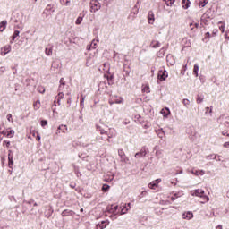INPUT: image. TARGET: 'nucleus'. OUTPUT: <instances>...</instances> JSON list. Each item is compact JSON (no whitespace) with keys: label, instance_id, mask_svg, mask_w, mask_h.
I'll return each mask as SVG.
<instances>
[{"label":"nucleus","instance_id":"f257e3e1","mask_svg":"<svg viewBox=\"0 0 229 229\" xmlns=\"http://www.w3.org/2000/svg\"><path fill=\"white\" fill-rule=\"evenodd\" d=\"M130 208H131V203L129 202L126 204L125 202H122L120 206L115 204L108 206L107 211L109 214H113V216H123L126 214Z\"/></svg>","mask_w":229,"mask_h":229},{"label":"nucleus","instance_id":"f03ea898","mask_svg":"<svg viewBox=\"0 0 229 229\" xmlns=\"http://www.w3.org/2000/svg\"><path fill=\"white\" fill-rule=\"evenodd\" d=\"M100 135H106V137H100L101 140H108L110 142V139L115 137L117 135V131L114 128L103 129L101 127H98Z\"/></svg>","mask_w":229,"mask_h":229},{"label":"nucleus","instance_id":"7ed1b4c3","mask_svg":"<svg viewBox=\"0 0 229 229\" xmlns=\"http://www.w3.org/2000/svg\"><path fill=\"white\" fill-rule=\"evenodd\" d=\"M191 196H197L198 198H202V199H205L206 201H210V198L205 195V191H203L202 189H197L195 191H191Z\"/></svg>","mask_w":229,"mask_h":229},{"label":"nucleus","instance_id":"20e7f679","mask_svg":"<svg viewBox=\"0 0 229 229\" xmlns=\"http://www.w3.org/2000/svg\"><path fill=\"white\" fill-rule=\"evenodd\" d=\"M90 12L92 13H96V12H99L101 10V3L98 0H91L90 3Z\"/></svg>","mask_w":229,"mask_h":229},{"label":"nucleus","instance_id":"39448f33","mask_svg":"<svg viewBox=\"0 0 229 229\" xmlns=\"http://www.w3.org/2000/svg\"><path fill=\"white\" fill-rule=\"evenodd\" d=\"M167 76H169V73L166 72L165 68L159 70L157 73V83H160V81H165Z\"/></svg>","mask_w":229,"mask_h":229},{"label":"nucleus","instance_id":"423d86ee","mask_svg":"<svg viewBox=\"0 0 229 229\" xmlns=\"http://www.w3.org/2000/svg\"><path fill=\"white\" fill-rule=\"evenodd\" d=\"M55 13V5L48 4L47 5V7L43 12V17H46V19H47V17H49V15H51V13Z\"/></svg>","mask_w":229,"mask_h":229},{"label":"nucleus","instance_id":"0eeeda50","mask_svg":"<svg viewBox=\"0 0 229 229\" xmlns=\"http://www.w3.org/2000/svg\"><path fill=\"white\" fill-rule=\"evenodd\" d=\"M148 155V149L146 147H143L140 151L135 154V158H144Z\"/></svg>","mask_w":229,"mask_h":229},{"label":"nucleus","instance_id":"6e6552de","mask_svg":"<svg viewBox=\"0 0 229 229\" xmlns=\"http://www.w3.org/2000/svg\"><path fill=\"white\" fill-rule=\"evenodd\" d=\"M218 122L220 123L221 126H225V128H229V120L226 115H222Z\"/></svg>","mask_w":229,"mask_h":229},{"label":"nucleus","instance_id":"1a4fd4ad","mask_svg":"<svg viewBox=\"0 0 229 229\" xmlns=\"http://www.w3.org/2000/svg\"><path fill=\"white\" fill-rule=\"evenodd\" d=\"M12 51V46L11 45H5L4 47L1 48V55L2 56H6L8 53Z\"/></svg>","mask_w":229,"mask_h":229},{"label":"nucleus","instance_id":"9d476101","mask_svg":"<svg viewBox=\"0 0 229 229\" xmlns=\"http://www.w3.org/2000/svg\"><path fill=\"white\" fill-rule=\"evenodd\" d=\"M162 182V179H157L148 184V189L156 191L158 188V183Z\"/></svg>","mask_w":229,"mask_h":229},{"label":"nucleus","instance_id":"9b49d317","mask_svg":"<svg viewBox=\"0 0 229 229\" xmlns=\"http://www.w3.org/2000/svg\"><path fill=\"white\" fill-rule=\"evenodd\" d=\"M98 44H99V40L93 39L90 45L87 47V50L91 51V49H96V47H98Z\"/></svg>","mask_w":229,"mask_h":229},{"label":"nucleus","instance_id":"f8f14e48","mask_svg":"<svg viewBox=\"0 0 229 229\" xmlns=\"http://www.w3.org/2000/svg\"><path fill=\"white\" fill-rule=\"evenodd\" d=\"M67 131V125H59L56 131V135H60V133H65Z\"/></svg>","mask_w":229,"mask_h":229},{"label":"nucleus","instance_id":"ddd939ff","mask_svg":"<svg viewBox=\"0 0 229 229\" xmlns=\"http://www.w3.org/2000/svg\"><path fill=\"white\" fill-rule=\"evenodd\" d=\"M108 226V221H101L100 223L97 224L96 229H105Z\"/></svg>","mask_w":229,"mask_h":229},{"label":"nucleus","instance_id":"4468645a","mask_svg":"<svg viewBox=\"0 0 229 229\" xmlns=\"http://www.w3.org/2000/svg\"><path fill=\"white\" fill-rule=\"evenodd\" d=\"M192 217H194V214L191 211H187L182 214V219H187L189 221L192 219Z\"/></svg>","mask_w":229,"mask_h":229},{"label":"nucleus","instance_id":"2eb2a0df","mask_svg":"<svg viewBox=\"0 0 229 229\" xmlns=\"http://www.w3.org/2000/svg\"><path fill=\"white\" fill-rule=\"evenodd\" d=\"M148 24H153L155 22V14L153 13L152 11L148 12Z\"/></svg>","mask_w":229,"mask_h":229},{"label":"nucleus","instance_id":"dca6fc26","mask_svg":"<svg viewBox=\"0 0 229 229\" xmlns=\"http://www.w3.org/2000/svg\"><path fill=\"white\" fill-rule=\"evenodd\" d=\"M65 95L63 93V92H60L56 98H55V100L54 101L55 106H56V101H57V104L60 105V101H62V99L64 98Z\"/></svg>","mask_w":229,"mask_h":229},{"label":"nucleus","instance_id":"f3484780","mask_svg":"<svg viewBox=\"0 0 229 229\" xmlns=\"http://www.w3.org/2000/svg\"><path fill=\"white\" fill-rule=\"evenodd\" d=\"M123 103V98L119 97V99L113 100L112 98L109 99V105H121Z\"/></svg>","mask_w":229,"mask_h":229},{"label":"nucleus","instance_id":"a211bd4d","mask_svg":"<svg viewBox=\"0 0 229 229\" xmlns=\"http://www.w3.org/2000/svg\"><path fill=\"white\" fill-rule=\"evenodd\" d=\"M182 6L184 10H187L191 6V1L190 0H182Z\"/></svg>","mask_w":229,"mask_h":229},{"label":"nucleus","instance_id":"6ab92c4d","mask_svg":"<svg viewBox=\"0 0 229 229\" xmlns=\"http://www.w3.org/2000/svg\"><path fill=\"white\" fill-rule=\"evenodd\" d=\"M8 25V21H6V20H4L1 21L0 23V31L3 33V31H4V30H6V26Z\"/></svg>","mask_w":229,"mask_h":229},{"label":"nucleus","instance_id":"aec40b11","mask_svg":"<svg viewBox=\"0 0 229 229\" xmlns=\"http://www.w3.org/2000/svg\"><path fill=\"white\" fill-rule=\"evenodd\" d=\"M62 216L63 217H67V216H74V212L72 210L65 209L62 212Z\"/></svg>","mask_w":229,"mask_h":229},{"label":"nucleus","instance_id":"412c9836","mask_svg":"<svg viewBox=\"0 0 229 229\" xmlns=\"http://www.w3.org/2000/svg\"><path fill=\"white\" fill-rule=\"evenodd\" d=\"M118 155H119L122 162H126V157H124L125 154H124V151L123 149H118Z\"/></svg>","mask_w":229,"mask_h":229},{"label":"nucleus","instance_id":"4be33fe9","mask_svg":"<svg viewBox=\"0 0 229 229\" xmlns=\"http://www.w3.org/2000/svg\"><path fill=\"white\" fill-rule=\"evenodd\" d=\"M156 133L157 134L159 139H164V137H165V132L164 131V129H159L156 131Z\"/></svg>","mask_w":229,"mask_h":229},{"label":"nucleus","instance_id":"5701e85b","mask_svg":"<svg viewBox=\"0 0 229 229\" xmlns=\"http://www.w3.org/2000/svg\"><path fill=\"white\" fill-rule=\"evenodd\" d=\"M21 31L19 30H15L13 35L12 36V40H11V44H13V42H15V39L17 38V37H19Z\"/></svg>","mask_w":229,"mask_h":229},{"label":"nucleus","instance_id":"b1692460","mask_svg":"<svg viewBox=\"0 0 229 229\" xmlns=\"http://www.w3.org/2000/svg\"><path fill=\"white\" fill-rule=\"evenodd\" d=\"M209 0H201L199 4V8H205L208 4Z\"/></svg>","mask_w":229,"mask_h":229},{"label":"nucleus","instance_id":"393cba45","mask_svg":"<svg viewBox=\"0 0 229 229\" xmlns=\"http://www.w3.org/2000/svg\"><path fill=\"white\" fill-rule=\"evenodd\" d=\"M14 135H15V131H13V130L7 131L6 137L8 139H12Z\"/></svg>","mask_w":229,"mask_h":229},{"label":"nucleus","instance_id":"a878e982","mask_svg":"<svg viewBox=\"0 0 229 229\" xmlns=\"http://www.w3.org/2000/svg\"><path fill=\"white\" fill-rule=\"evenodd\" d=\"M59 90H64V87H65V82L64 81V78H61L59 81Z\"/></svg>","mask_w":229,"mask_h":229},{"label":"nucleus","instance_id":"bb28decb","mask_svg":"<svg viewBox=\"0 0 229 229\" xmlns=\"http://www.w3.org/2000/svg\"><path fill=\"white\" fill-rule=\"evenodd\" d=\"M198 71H199V65L194 64V66H193V74H195L196 78H198Z\"/></svg>","mask_w":229,"mask_h":229},{"label":"nucleus","instance_id":"cd10ccee","mask_svg":"<svg viewBox=\"0 0 229 229\" xmlns=\"http://www.w3.org/2000/svg\"><path fill=\"white\" fill-rule=\"evenodd\" d=\"M182 104L184 105L185 108H189V106H191V101L187 98L182 100Z\"/></svg>","mask_w":229,"mask_h":229},{"label":"nucleus","instance_id":"c85d7f7f","mask_svg":"<svg viewBox=\"0 0 229 229\" xmlns=\"http://www.w3.org/2000/svg\"><path fill=\"white\" fill-rule=\"evenodd\" d=\"M45 54L47 55V56H51V55H53V48H46L45 49Z\"/></svg>","mask_w":229,"mask_h":229},{"label":"nucleus","instance_id":"c756f323","mask_svg":"<svg viewBox=\"0 0 229 229\" xmlns=\"http://www.w3.org/2000/svg\"><path fill=\"white\" fill-rule=\"evenodd\" d=\"M108 85H114V75L107 77Z\"/></svg>","mask_w":229,"mask_h":229},{"label":"nucleus","instance_id":"7c9ffc66","mask_svg":"<svg viewBox=\"0 0 229 229\" xmlns=\"http://www.w3.org/2000/svg\"><path fill=\"white\" fill-rule=\"evenodd\" d=\"M166 3V6H173V4H174V3L176 2V0H164Z\"/></svg>","mask_w":229,"mask_h":229},{"label":"nucleus","instance_id":"2f4dec72","mask_svg":"<svg viewBox=\"0 0 229 229\" xmlns=\"http://www.w3.org/2000/svg\"><path fill=\"white\" fill-rule=\"evenodd\" d=\"M61 1V4H63L64 6H69L71 0H60Z\"/></svg>","mask_w":229,"mask_h":229},{"label":"nucleus","instance_id":"473e14b6","mask_svg":"<svg viewBox=\"0 0 229 229\" xmlns=\"http://www.w3.org/2000/svg\"><path fill=\"white\" fill-rule=\"evenodd\" d=\"M109 189H110V186H109L108 184H104V185L102 186V191H103L104 192H107V191H109Z\"/></svg>","mask_w":229,"mask_h":229},{"label":"nucleus","instance_id":"72a5a7b5","mask_svg":"<svg viewBox=\"0 0 229 229\" xmlns=\"http://www.w3.org/2000/svg\"><path fill=\"white\" fill-rule=\"evenodd\" d=\"M8 166L10 169L13 167V158H8Z\"/></svg>","mask_w":229,"mask_h":229},{"label":"nucleus","instance_id":"f704fd0d","mask_svg":"<svg viewBox=\"0 0 229 229\" xmlns=\"http://www.w3.org/2000/svg\"><path fill=\"white\" fill-rule=\"evenodd\" d=\"M83 21V17L79 16L75 21V24L80 25Z\"/></svg>","mask_w":229,"mask_h":229},{"label":"nucleus","instance_id":"c9c22d12","mask_svg":"<svg viewBox=\"0 0 229 229\" xmlns=\"http://www.w3.org/2000/svg\"><path fill=\"white\" fill-rule=\"evenodd\" d=\"M194 27L191 28V31H196V30H198V28H199V23H193Z\"/></svg>","mask_w":229,"mask_h":229},{"label":"nucleus","instance_id":"e433bc0d","mask_svg":"<svg viewBox=\"0 0 229 229\" xmlns=\"http://www.w3.org/2000/svg\"><path fill=\"white\" fill-rule=\"evenodd\" d=\"M203 99H204L203 97H201V96H199V95L197 96V103H198V104L203 103Z\"/></svg>","mask_w":229,"mask_h":229},{"label":"nucleus","instance_id":"4c0bfd02","mask_svg":"<svg viewBox=\"0 0 229 229\" xmlns=\"http://www.w3.org/2000/svg\"><path fill=\"white\" fill-rule=\"evenodd\" d=\"M84 106H85V97H83V95H81V108H83Z\"/></svg>","mask_w":229,"mask_h":229},{"label":"nucleus","instance_id":"58836bf2","mask_svg":"<svg viewBox=\"0 0 229 229\" xmlns=\"http://www.w3.org/2000/svg\"><path fill=\"white\" fill-rule=\"evenodd\" d=\"M3 146H4V148H10L11 143L8 140H4Z\"/></svg>","mask_w":229,"mask_h":229},{"label":"nucleus","instance_id":"ea45409f","mask_svg":"<svg viewBox=\"0 0 229 229\" xmlns=\"http://www.w3.org/2000/svg\"><path fill=\"white\" fill-rule=\"evenodd\" d=\"M182 196V193H176L174 196H172V200L174 201L175 199H178Z\"/></svg>","mask_w":229,"mask_h":229},{"label":"nucleus","instance_id":"a19ab883","mask_svg":"<svg viewBox=\"0 0 229 229\" xmlns=\"http://www.w3.org/2000/svg\"><path fill=\"white\" fill-rule=\"evenodd\" d=\"M34 108L36 110H38V108H40V101L38 100L34 103Z\"/></svg>","mask_w":229,"mask_h":229},{"label":"nucleus","instance_id":"79ce46f5","mask_svg":"<svg viewBox=\"0 0 229 229\" xmlns=\"http://www.w3.org/2000/svg\"><path fill=\"white\" fill-rule=\"evenodd\" d=\"M219 24H223L219 27V30L222 33H225V23L223 21H219Z\"/></svg>","mask_w":229,"mask_h":229},{"label":"nucleus","instance_id":"37998d69","mask_svg":"<svg viewBox=\"0 0 229 229\" xmlns=\"http://www.w3.org/2000/svg\"><path fill=\"white\" fill-rule=\"evenodd\" d=\"M214 160H216V162H221V156L216 154L213 157Z\"/></svg>","mask_w":229,"mask_h":229},{"label":"nucleus","instance_id":"c03bdc74","mask_svg":"<svg viewBox=\"0 0 229 229\" xmlns=\"http://www.w3.org/2000/svg\"><path fill=\"white\" fill-rule=\"evenodd\" d=\"M142 91L143 92H146L147 94H149V86H145L143 89H142Z\"/></svg>","mask_w":229,"mask_h":229},{"label":"nucleus","instance_id":"a18cd8bd","mask_svg":"<svg viewBox=\"0 0 229 229\" xmlns=\"http://www.w3.org/2000/svg\"><path fill=\"white\" fill-rule=\"evenodd\" d=\"M132 12L134 13V15L139 13V7H137V5H135L133 8H132Z\"/></svg>","mask_w":229,"mask_h":229},{"label":"nucleus","instance_id":"49530a36","mask_svg":"<svg viewBox=\"0 0 229 229\" xmlns=\"http://www.w3.org/2000/svg\"><path fill=\"white\" fill-rule=\"evenodd\" d=\"M222 135H224V137H229V131H226V130L223 131Z\"/></svg>","mask_w":229,"mask_h":229},{"label":"nucleus","instance_id":"de8ad7c7","mask_svg":"<svg viewBox=\"0 0 229 229\" xmlns=\"http://www.w3.org/2000/svg\"><path fill=\"white\" fill-rule=\"evenodd\" d=\"M191 174H194L195 176H199V170H191Z\"/></svg>","mask_w":229,"mask_h":229},{"label":"nucleus","instance_id":"09e8293b","mask_svg":"<svg viewBox=\"0 0 229 229\" xmlns=\"http://www.w3.org/2000/svg\"><path fill=\"white\" fill-rule=\"evenodd\" d=\"M0 72H2V74H4V72H6V67L5 66L0 67Z\"/></svg>","mask_w":229,"mask_h":229},{"label":"nucleus","instance_id":"8fccbe9b","mask_svg":"<svg viewBox=\"0 0 229 229\" xmlns=\"http://www.w3.org/2000/svg\"><path fill=\"white\" fill-rule=\"evenodd\" d=\"M8 158H13V151L12 150L8 151Z\"/></svg>","mask_w":229,"mask_h":229},{"label":"nucleus","instance_id":"3c124183","mask_svg":"<svg viewBox=\"0 0 229 229\" xmlns=\"http://www.w3.org/2000/svg\"><path fill=\"white\" fill-rule=\"evenodd\" d=\"M115 178L114 174H112L108 179H106V182H112Z\"/></svg>","mask_w":229,"mask_h":229},{"label":"nucleus","instance_id":"603ef678","mask_svg":"<svg viewBox=\"0 0 229 229\" xmlns=\"http://www.w3.org/2000/svg\"><path fill=\"white\" fill-rule=\"evenodd\" d=\"M41 126L44 128V126H47V120H42L41 121Z\"/></svg>","mask_w":229,"mask_h":229},{"label":"nucleus","instance_id":"864d4df0","mask_svg":"<svg viewBox=\"0 0 229 229\" xmlns=\"http://www.w3.org/2000/svg\"><path fill=\"white\" fill-rule=\"evenodd\" d=\"M153 49H157V47H160V43L157 41L155 45L152 46Z\"/></svg>","mask_w":229,"mask_h":229},{"label":"nucleus","instance_id":"5fc2aeb1","mask_svg":"<svg viewBox=\"0 0 229 229\" xmlns=\"http://www.w3.org/2000/svg\"><path fill=\"white\" fill-rule=\"evenodd\" d=\"M206 114H212V107H206Z\"/></svg>","mask_w":229,"mask_h":229},{"label":"nucleus","instance_id":"6e6d98bb","mask_svg":"<svg viewBox=\"0 0 229 229\" xmlns=\"http://www.w3.org/2000/svg\"><path fill=\"white\" fill-rule=\"evenodd\" d=\"M38 90L40 94H44V92H46V89L44 88H38Z\"/></svg>","mask_w":229,"mask_h":229},{"label":"nucleus","instance_id":"4d7b16f0","mask_svg":"<svg viewBox=\"0 0 229 229\" xmlns=\"http://www.w3.org/2000/svg\"><path fill=\"white\" fill-rule=\"evenodd\" d=\"M173 58V55H167L166 56V62H171V59Z\"/></svg>","mask_w":229,"mask_h":229},{"label":"nucleus","instance_id":"13d9d810","mask_svg":"<svg viewBox=\"0 0 229 229\" xmlns=\"http://www.w3.org/2000/svg\"><path fill=\"white\" fill-rule=\"evenodd\" d=\"M205 171L204 170H199V176H204Z\"/></svg>","mask_w":229,"mask_h":229},{"label":"nucleus","instance_id":"bf43d9fd","mask_svg":"<svg viewBox=\"0 0 229 229\" xmlns=\"http://www.w3.org/2000/svg\"><path fill=\"white\" fill-rule=\"evenodd\" d=\"M0 133L2 135H4V137H6L7 133H8V131H0Z\"/></svg>","mask_w":229,"mask_h":229},{"label":"nucleus","instance_id":"052dcab7","mask_svg":"<svg viewBox=\"0 0 229 229\" xmlns=\"http://www.w3.org/2000/svg\"><path fill=\"white\" fill-rule=\"evenodd\" d=\"M212 157H214V155L210 154L208 156L206 157V159L207 160H211L212 159Z\"/></svg>","mask_w":229,"mask_h":229},{"label":"nucleus","instance_id":"680f3d73","mask_svg":"<svg viewBox=\"0 0 229 229\" xmlns=\"http://www.w3.org/2000/svg\"><path fill=\"white\" fill-rule=\"evenodd\" d=\"M7 121H9V123L12 122V114H7Z\"/></svg>","mask_w":229,"mask_h":229},{"label":"nucleus","instance_id":"e2e57ef3","mask_svg":"<svg viewBox=\"0 0 229 229\" xmlns=\"http://www.w3.org/2000/svg\"><path fill=\"white\" fill-rule=\"evenodd\" d=\"M71 103H72V98H68L67 104L71 105Z\"/></svg>","mask_w":229,"mask_h":229},{"label":"nucleus","instance_id":"0e129e2a","mask_svg":"<svg viewBox=\"0 0 229 229\" xmlns=\"http://www.w3.org/2000/svg\"><path fill=\"white\" fill-rule=\"evenodd\" d=\"M225 148H229V141L225 142L223 145Z\"/></svg>","mask_w":229,"mask_h":229},{"label":"nucleus","instance_id":"69168bd1","mask_svg":"<svg viewBox=\"0 0 229 229\" xmlns=\"http://www.w3.org/2000/svg\"><path fill=\"white\" fill-rule=\"evenodd\" d=\"M205 37H206V38H210V32H207V33L205 34Z\"/></svg>","mask_w":229,"mask_h":229},{"label":"nucleus","instance_id":"338daca9","mask_svg":"<svg viewBox=\"0 0 229 229\" xmlns=\"http://www.w3.org/2000/svg\"><path fill=\"white\" fill-rule=\"evenodd\" d=\"M36 140L38 141V142H40V136L38 134L37 135V137H36Z\"/></svg>","mask_w":229,"mask_h":229},{"label":"nucleus","instance_id":"774afa93","mask_svg":"<svg viewBox=\"0 0 229 229\" xmlns=\"http://www.w3.org/2000/svg\"><path fill=\"white\" fill-rule=\"evenodd\" d=\"M216 229H223V225H217Z\"/></svg>","mask_w":229,"mask_h":229}]
</instances>
